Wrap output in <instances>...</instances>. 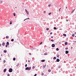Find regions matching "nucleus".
<instances>
[{
	"label": "nucleus",
	"instance_id": "obj_34",
	"mask_svg": "<svg viewBox=\"0 0 76 76\" xmlns=\"http://www.w3.org/2000/svg\"><path fill=\"white\" fill-rule=\"evenodd\" d=\"M60 67H61L60 66H58V68H59V69H60Z\"/></svg>",
	"mask_w": 76,
	"mask_h": 76
},
{
	"label": "nucleus",
	"instance_id": "obj_10",
	"mask_svg": "<svg viewBox=\"0 0 76 76\" xmlns=\"http://www.w3.org/2000/svg\"><path fill=\"white\" fill-rule=\"evenodd\" d=\"M9 37L8 36H6V39H8V38H9Z\"/></svg>",
	"mask_w": 76,
	"mask_h": 76
},
{
	"label": "nucleus",
	"instance_id": "obj_51",
	"mask_svg": "<svg viewBox=\"0 0 76 76\" xmlns=\"http://www.w3.org/2000/svg\"><path fill=\"white\" fill-rule=\"evenodd\" d=\"M66 20V21H67V22H68V20Z\"/></svg>",
	"mask_w": 76,
	"mask_h": 76
},
{
	"label": "nucleus",
	"instance_id": "obj_38",
	"mask_svg": "<svg viewBox=\"0 0 76 76\" xmlns=\"http://www.w3.org/2000/svg\"><path fill=\"white\" fill-rule=\"evenodd\" d=\"M44 13H46V11H44Z\"/></svg>",
	"mask_w": 76,
	"mask_h": 76
},
{
	"label": "nucleus",
	"instance_id": "obj_22",
	"mask_svg": "<svg viewBox=\"0 0 76 76\" xmlns=\"http://www.w3.org/2000/svg\"><path fill=\"white\" fill-rule=\"evenodd\" d=\"M45 67H46V65H45L44 66H43V67L44 68H45Z\"/></svg>",
	"mask_w": 76,
	"mask_h": 76
},
{
	"label": "nucleus",
	"instance_id": "obj_58",
	"mask_svg": "<svg viewBox=\"0 0 76 76\" xmlns=\"http://www.w3.org/2000/svg\"><path fill=\"white\" fill-rule=\"evenodd\" d=\"M74 42H76V41H74Z\"/></svg>",
	"mask_w": 76,
	"mask_h": 76
},
{
	"label": "nucleus",
	"instance_id": "obj_62",
	"mask_svg": "<svg viewBox=\"0 0 76 76\" xmlns=\"http://www.w3.org/2000/svg\"><path fill=\"white\" fill-rule=\"evenodd\" d=\"M15 8H17V7H15Z\"/></svg>",
	"mask_w": 76,
	"mask_h": 76
},
{
	"label": "nucleus",
	"instance_id": "obj_43",
	"mask_svg": "<svg viewBox=\"0 0 76 76\" xmlns=\"http://www.w3.org/2000/svg\"><path fill=\"white\" fill-rule=\"evenodd\" d=\"M7 76H10V75L8 74L7 75Z\"/></svg>",
	"mask_w": 76,
	"mask_h": 76
},
{
	"label": "nucleus",
	"instance_id": "obj_33",
	"mask_svg": "<svg viewBox=\"0 0 76 76\" xmlns=\"http://www.w3.org/2000/svg\"><path fill=\"white\" fill-rule=\"evenodd\" d=\"M65 50H68V48H65Z\"/></svg>",
	"mask_w": 76,
	"mask_h": 76
},
{
	"label": "nucleus",
	"instance_id": "obj_45",
	"mask_svg": "<svg viewBox=\"0 0 76 76\" xmlns=\"http://www.w3.org/2000/svg\"><path fill=\"white\" fill-rule=\"evenodd\" d=\"M50 34L51 35V34H53V33H52V32H50Z\"/></svg>",
	"mask_w": 76,
	"mask_h": 76
},
{
	"label": "nucleus",
	"instance_id": "obj_1",
	"mask_svg": "<svg viewBox=\"0 0 76 76\" xmlns=\"http://www.w3.org/2000/svg\"><path fill=\"white\" fill-rule=\"evenodd\" d=\"M31 67H27L26 68L25 70H31Z\"/></svg>",
	"mask_w": 76,
	"mask_h": 76
},
{
	"label": "nucleus",
	"instance_id": "obj_20",
	"mask_svg": "<svg viewBox=\"0 0 76 76\" xmlns=\"http://www.w3.org/2000/svg\"><path fill=\"white\" fill-rule=\"evenodd\" d=\"M56 51H58V50H59V49H58V48H57L56 49Z\"/></svg>",
	"mask_w": 76,
	"mask_h": 76
},
{
	"label": "nucleus",
	"instance_id": "obj_60",
	"mask_svg": "<svg viewBox=\"0 0 76 76\" xmlns=\"http://www.w3.org/2000/svg\"><path fill=\"white\" fill-rule=\"evenodd\" d=\"M1 60V58H0V60Z\"/></svg>",
	"mask_w": 76,
	"mask_h": 76
},
{
	"label": "nucleus",
	"instance_id": "obj_17",
	"mask_svg": "<svg viewBox=\"0 0 76 76\" xmlns=\"http://www.w3.org/2000/svg\"><path fill=\"white\" fill-rule=\"evenodd\" d=\"M63 36H64V37H66V34H63Z\"/></svg>",
	"mask_w": 76,
	"mask_h": 76
},
{
	"label": "nucleus",
	"instance_id": "obj_6",
	"mask_svg": "<svg viewBox=\"0 0 76 76\" xmlns=\"http://www.w3.org/2000/svg\"><path fill=\"white\" fill-rule=\"evenodd\" d=\"M6 70H7L6 69H5L4 70V73H5V72H6Z\"/></svg>",
	"mask_w": 76,
	"mask_h": 76
},
{
	"label": "nucleus",
	"instance_id": "obj_14",
	"mask_svg": "<svg viewBox=\"0 0 76 76\" xmlns=\"http://www.w3.org/2000/svg\"><path fill=\"white\" fill-rule=\"evenodd\" d=\"M7 52V51H6V50H4V53H6Z\"/></svg>",
	"mask_w": 76,
	"mask_h": 76
},
{
	"label": "nucleus",
	"instance_id": "obj_15",
	"mask_svg": "<svg viewBox=\"0 0 76 76\" xmlns=\"http://www.w3.org/2000/svg\"><path fill=\"white\" fill-rule=\"evenodd\" d=\"M26 13L28 15L29 12H28V11H27V12H26Z\"/></svg>",
	"mask_w": 76,
	"mask_h": 76
},
{
	"label": "nucleus",
	"instance_id": "obj_39",
	"mask_svg": "<svg viewBox=\"0 0 76 76\" xmlns=\"http://www.w3.org/2000/svg\"><path fill=\"white\" fill-rule=\"evenodd\" d=\"M7 45H5V46H6V47H7Z\"/></svg>",
	"mask_w": 76,
	"mask_h": 76
},
{
	"label": "nucleus",
	"instance_id": "obj_52",
	"mask_svg": "<svg viewBox=\"0 0 76 76\" xmlns=\"http://www.w3.org/2000/svg\"><path fill=\"white\" fill-rule=\"evenodd\" d=\"M51 38H53V36H52L51 37Z\"/></svg>",
	"mask_w": 76,
	"mask_h": 76
},
{
	"label": "nucleus",
	"instance_id": "obj_44",
	"mask_svg": "<svg viewBox=\"0 0 76 76\" xmlns=\"http://www.w3.org/2000/svg\"><path fill=\"white\" fill-rule=\"evenodd\" d=\"M5 62H6V60H4V63H5Z\"/></svg>",
	"mask_w": 76,
	"mask_h": 76
},
{
	"label": "nucleus",
	"instance_id": "obj_26",
	"mask_svg": "<svg viewBox=\"0 0 76 76\" xmlns=\"http://www.w3.org/2000/svg\"><path fill=\"white\" fill-rule=\"evenodd\" d=\"M51 41H52V42H54V40H53V39H51Z\"/></svg>",
	"mask_w": 76,
	"mask_h": 76
},
{
	"label": "nucleus",
	"instance_id": "obj_13",
	"mask_svg": "<svg viewBox=\"0 0 76 76\" xmlns=\"http://www.w3.org/2000/svg\"><path fill=\"white\" fill-rule=\"evenodd\" d=\"M53 29L55 30H56V29H57V28H56V27H54V28H53Z\"/></svg>",
	"mask_w": 76,
	"mask_h": 76
},
{
	"label": "nucleus",
	"instance_id": "obj_9",
	"mask_svg": "<svg viewBox=\"0 0 76 76\" xmlns=\"http://www.w3.org/2000/svg\"><path fill=\"white\" fill-rule=\"evenodd\" d=\"M2 45H3V46H4V45H5V43L4 42L2 43Z\"/></svg>",
	"mask_w": 76,
	"mask_h": 76
},
{
	"label": "nucleus",
	"instance_id": "obj_42",
	"mask_svg": "<svg viewBox=\"0 0 76 76\" xmlns=\"http://www.w3.org/2000/svg\"><path fill=\"white\" fill-rule=\"evenodd\" d=\"M12 24V22H10V24L11 25V24Z\"/></svg>",
	"mask_w": 76,
	"mask_h": 76
},
{
	"label": "nucleus",
	"instance_id": "obj_36",
	"mask_svg": "<svg viewBox=\"0 0 76 76\" xmlns=\"http://www.w3.org/2000/svg\"><path fill=\"white\" fill-rule=\"evenodd\" d=\"M60 9H61V8H60L59 10V11L60 12Z\"/></svg>",
	"mask_w": 76,
	"mask_h": 76
},
{
	"label": "nucleus",
	"instance_id": "obj_50",
	"mask_svg": "<svg viewBox=\"0 0 76 76\" xmlns=\"http://www.w3.org/2000/svg\"><path fill=\"white\" fill-rule=\"evenodd\" d=\"M67 9H66L65 10V11H67Z\"/></svg>",
	"mask_w": 76,
	"mask_h": 76
},
{
	"label": "nucleus",
	"instance_id": "obj_29",
	"mask_svg": "<svg viewBox=\"0 0 76 76\" xmlns=\"http://www.w3.org/2000/svg\"><path fill=\"white\" fill-rule=\"evenodd\" d=\"M51 12H50L48 13L49 15H51Z\"/></svg>",
	"mask_w": 76,
	"mask_h": 76
},
{
	"label": "nucleus",
	"instance_id": "obj_7",
	"mask_svg": "<svg viewBox=\"0 0 76 76\" xmlns=\"http://www.w3.org/2000/svg\"><path fill=\"white\" fill-rule=\"evenodd\" d=\"M75 10V9H74L71 12V13H73V12H74Z\"/></svg>",
	"mask_w": 76,
	"mask_h": 76
},
{
	"label": "nucleus",
	"instance_id": "obj_16",
	"mask_svg": "<svg viewBox=\"0 0 76 76\" xmlns=\"http://www.w3.org/2000/svg\"><path fill=\"white\" fill-rule=\"evenodd\" d=\"M15 60H16V58H13V60L14 61H15Z\"/></svg>",
	"mask_w": 76,
	"mask_h": 76
},
{
	"label": "nucleus",
	"instance_id": "obj_12",
	"mask_svg": "<svg viewBox=\"0 0 76 76\" xmlns=\"http://www.w3.org/2000/svg\"><path fill=\"white\" fill-rule=\"evenodd\" d=\"M65 45H67V42H65Z\"/></svg>",
	"mask_w": 76,
	"mask_h": 76
},
{
	"label": "nucleus",
	"instance_id": "obj_25",
	"mask_svg": "<svg viewBox=\"0 0 76 76\" xmlns=\"http://www.w3.org/2000/svg\"><path fill=\"white\" fill-rule=\"evenodd\" d=\"M33 69H35V66H33L32 67Z\"/></svg>",
	"mask_w": 76,
	"mask_h": 76
},
{
	"label": "nucleus",
	"instance_id": "obj_5",
	"mask_svg": "<svg viewBox=\"0 0 76 76\" xmlns=\"http://www.w3.org/2000/svg\"><path fill=\"white\" fill-rule=\"evenodd\" d=\"M65 53H66V54H68V53H69V51H68L67 50H66Z\"/></svg>",
	"mask_w": 76,
	"mask_h": 76
},
{
	"label": "nucleus",
	"instance_id": "obj_24",
	"mask_svg": "<svg viewBox=\"0 0 76 76\" xmlns=\"http://www.w3.org/2000/svg\"><path fill=\"white\" fill-rule=\"evenodd\" d=\"M54 60H56V57H54L53 58Z\"/></svg>",
	"mask_w": 76,
	"mask_h": 76
},
{
	"label": "nucleus",
	"instance_id": "obj_53",
	"mask_svg": "<svg viewBox=\"0 0 76 76\" xmlns=\"http://www.w3.org/2000/svg\"><path fill=\"white\" fill-rule=\"evenodd\" d=\"M75 34H76V32H75Z\"/></svg>",
	"mask_w": 76,
	"mask_h": 76
},
{
	"label": "nucleus",
	"instance_id": "obj_18",
	"mask_svg": "<svg viewBox=\"0 0 76 76\" xmlns=\"http://www.w3.org/2000/svg\"><path fill=\"white\" fill-rule=\"evenodd\" d=\"M13 15H14V16H16V14H15V13H14Z\"/></svg>",
	"mask_w": 76,
	"mask_h": 76
},
{
	"label": "nucleus",
	"instance_id": "obj_4",
	"mask_svg": "<svg viewBox=\"0 0 76 76\" xmlns=\"http://www.w3.org/2000/svg\"><path fill=\"white\" fill-rule=\"evenodd\" d=\"M56 61H57V62H59V61H60V59L58 58L57 59Z\"/></svg>",
	"mask_w": 76,
	"mask_h": 76
},
{
	"label": "nucleus",
	"instance_id": "obj_48",
	"mask_svg": "<svg viewBox=\"0 0 76 76\" xmlns=\"http://www.w3.org/2000/svg\"><path fill=\"white\" fill-rule=\"evenodd\" d=\"M26 19H29V18H26Z\"/></svg>",
	"mask_w": 76,
	"mask_h": 76
},
{
	"label": "nucleus",
	"instance_id": "obj_64",
	"mask_svg": "<svg viewBox=\"0 0 76 76\" xmlns=\"http://www.w3.org/2000/svg\"><path fill=\"white\" fill-rule=\"evenodd\" d=\"M66 9H67V7H66Z\"/></svg>",
	"mask_w": 76,
	"mask_h": 76
},
{
	"label": "nucleus",
	"instance_id": "obj_40",
	"mask_svg": "<svg viewBox=\"0 0 76 76\" xmlns=\"http://www.w3.org/2000/svg\"><path fill=\"white\" fill-rule=\"evenodd\" d=\"M25 11H26V12H28V11H27L26 10V9H25Z\"/></svg>",
	"mask_w": 76,
	"mask_h": 76
},
{
	"label": "nucleus",
	"instance_id": "obj_56",
	"mask_svg": "<svg viewBox=\"0 0 76 76\" xmlns=\"http://www.w3.org/2000/svg\"><path fill=\"white\" fill-rule=\"evenodd\" d=\"M3 56V55L1 54V56Z\"/></svg>",
	"mask_w": 76,
	"mask_h": 76
},
{
	"label": "nucleus",
	"instance_id": "obj_21",
	"mask_svg": "<svg viewBox=\"0 0 76 76\" xmlns=\"http://www.w3.org/2000/svg\"><path fill=\"white\" fill-rule=\"evenodd\" d=\"M72 37H75V34H72Z\"/></svg>",
	"mask_w": 76,
	"mask_h": 76
},
{
	"label": "nucleus",
	"instance_id": "obj_63",
	"mask_svg": "<svg viewBox=\"0 0 76 76\" xmlns=\"http://www.w3.org/2000/svg\"><path fill=\"white\" fill-rule=\"evenodd\" d=\"M75 37H76V36H75Z\"/></svg>",
	"mask_w": 76,
	"mask_h": 76
},
{
	"label": "nucleus",
	"instance_id": "obj_2",
	"mask_svg": "<svg viewBox=\"0 0 76 76\" xmlns=\"http://www.w3.org/2000/svg\"><path fill=\"white\" fill-rule=\"evenodd\" d=\"M12 71H13V69H12L10 68L9 69V72L11 73V72H12Z\"/></svg>",
	"mask_w": 76,
	"mask_h": 76
},
{
	"label": "nucleus",
	"instance_id": "obj_11",
	"mask_svg": "<svg viewBox=\"0 0 76 76\" xmlns=\"http://www.w3.org/2000/svg\"><path fill=\"white\" fill-rule=\"evenodd\" d=\"M42 62H44L45 61V60H41Z\"/></svg>",
	"mask_w": 76,
	"mask_h": 76
},
{
	"label": "nucleus",
	"instance_id": "obj_37",
	"mask_svg": "<svg viewBox=\"0 0 76 76\" xmlns=\"http://www.w3.org/2000/svg\"><path fill=\"white\" fill-rule=\"evenodd\" d=\"M37 75V74H35V75H34V76H36Z\"/></svg>",
	"mask_w": 76,
	"mask_h": 76
},
{
	"label": "nucleus",
	"instance_id": "obj_32",
	"mask_svg": "<svg viewBox=\"0 0 76 76\" xmlns=\"http://www.w3.org/2000/svg\"><path fill=\"white\" fill-rule=\"evenodd\" d=\"M42 44V42H41L40 43V45H41Z\"/></svg>",
	"mask_w": 76,
	"mask_h": 76
},
{
	"label": "nucleus",
	"instance_id": "obj_8",
	"mask_svg": "<svg viewBox=\"0 0 76 76\" xmlns=\"http://www.w3.org/2000/svg\"><path fill=\"white\" fill-rule=\"evenodd\" d=\"M9 45V42H7V45Z\"/></svg>",
	"mask_w": 76,
	"mask_h": 76
},
{
	"label": "nucleus",
	"instance_id": "obj_19",
	"mask_svg": "<svg viewBox=\"0 0 76 76\" xmlns=\"http://www.w3.org/2000/svg\"><path fill=\"white\" fill-rule=\"evenodd\" d=\"M11 41H12V42H13V41H14V39H13L11 40Z\"/></svg>",
	"mask_w": 76,
	"mask_h": 76
},
{
	"label": "nucleus",
	"instance_id": "obj_59",
	"mask_svg": "<svg viewBox=\"0 0 76 76\" xmlns=\"http://www.w3.org/2000/svg\"><path fill=\"white\" fill-rule=\"evenodd\" d=\"M72 48H73L72 47H71V48H72Z\"/></svg>",
	"mask_w": 76,
	"mask_h": 76
},
{
	"label": "nucleus",
	"instance_id": "obj_47",
	"mask_svg": "<svg viewBox=\"0 0 76 76\" xmlns=\"http://www.w3.org/2000/svg\"><path fill=\"white\" fill-rule=\"evenodd\" d=\"M58 56H59V55H57V57H58Z\"/></svg>",
	"mask_w": 76,
	"mask_h": 76
},
{
	"label": "nucleus",
	"instance_id": "obj_57",
	"mask_svg": "<svg viewBox=\"0 0 76 76\" xmlns=\"http://www.w3.org/2000/svg\"><path fill=\"white\" fill-rule=\"evenodd\" d=\"M0 47H1V44H0Z\"/></svg>",
	"mask_w": 76,
	"mask_h": 76
},
{
	"label": "nucleus",
	"instance_id": "obj_54",
	"mask_svg": "<svg viewBox=\"0 0 76 76\" xmlns=\"http://www.w3.org/2000/svg\"><path fill=\"white\" fill-rule=\"evenodd\" d=\"M42 75H44V73H42Z\"/></svg>",
	"mask_w": 76,
	"mask_h": 76
},
{
	"label": "nucleus",
	"instance_id": "obj_27",
	"mask_svg": "<svg viewBox=\"0 0 76 76\" xmlns=\"http://www.w3.org/2000/svg\"><path fill=\"white\" fill-rule=\"evenodd\" d=\"M44 55H47V53H45Z\"/></svg>",
	"mask_w": 76,
	"mask_h": 76
},
{
	"label": "nucleus",
	"instance_id": "obj_35",
	"mask_svg": "<svg viewBox=\"0 0 76 76\" xmlns=\"http://www.w3.org/2000/svg\"><path fill=\"white\" fill-rule=\"evenodd\" d=\"M25 66L26 67V66H27V64H26L25 65Z\"/></svg>",
	"mask_w": 76,
	"mask_h": 76
},
{
	"label": "nucleus",
	"instance_id": "obj_31",
	"mask_svg": "<svg viewBox=\"0 0 76 76\" xmlns=\"http://www.w3.org/2000/svg\"><path fill=\"white\" fill-rule=\"evenodd\" d=\"M19 63L16 66H19Z\"/></svg>",
	"mask_w": 76,
	"mask_h": 76
},
{
	"label": "nucleus",
	"instance_id": "obj_46",
	"mask_svg": "<svg viewBox=\"0 0 76 76\" xmlns=\"http://www.w3.org/2000/svg\"><path fill=\"white\" fill-rule=\"evenodd\" d=\"M29 55H30V56H31V53H29Z\"/></svg>",
	"mask_w": 76,
	"mask_h": 76
},
{
	"label": "nucleus",
	"instance_id": "obj_55",
	"mask_svg": "<svg viewBox=\"0 0 76 76\" xmlns=\"http://www.w3.org/2000/svg\"><path fill=\"white\" fill-rule=\"evenodd\" d=\"M60 30H62V29L61 28V29H60Z\"/></svg>",
	"mask_w": 76,
	"mask_h": 76
},
{
	"label": "nucleus",
	"instance_id": "obj_30",
	"mask_svg": "<svg viewBox=\"0 0 76 76\" xmlns=\"http://www.w3.org/2000/svg\"><path fill=\"white\" fill-rule=\"evenodd\" d=\"M48 6H49V7H50V6H51V4H49L48 5Z\"/></svg>",
	"mask_w": 76,
	"mask_h": 76
},
{
	"label": "nucleus",
	"instance_id": "obj_3",
	"mask_svg": "<svg viewBox=\"0 0 76 76\" xmlns=\"http://www.w3.org/2000/svg\"><path fill=\"white\" fill-rule=\"evenodd\" d=\"M52 47L54 48L55 47V44H52Z\"/></svg>",
	"mask_w": 76,
	"mask_h": 76
},
{
	"label": "nucleus",
	"instance_id": "obj_28",
	"mask_svg": "<svg viewBox=\"0 0 76 76\" xmlns=\"http://www.w3.org/2000/svg\"><path fill=\"white\" fill-rule=\"evenodd\" d=\"M46 30H47V31H48V30H49V28H47L46 29Z\"/></svg>",
	"mask_w": 76,
	"mask_h": 76
},
{
	"label": "nucleus",
	"instance_id": "obj_49",
	"mask_svg": "<svg viewBox=\"0 0 76 76\" xmlns=\"http://www.w3.org/2000/svg\"><path fill=\"white\" fill-rule=\"evenodd\" d=\"M28 62H29H29H30V61H29V60H28Z\"/></svg>",
	"mask_w": 76,
	"mask_h": 76
},
{
	"label": "nucleus",
	"instance_id": "obj_41",
	"mask_svg": "<svg viewBox=\"0 0 76 76\" xmlns=\"http://www.w3.org/2000/svg\"><path fill=\"white\" fill-rule=\"evenodd\" d=\"M27 20V19H25L24 20V21H25V20Z\"/></svg>",
	"mask_w": 76,
	"mask_h": 76
},
{
	"label": "nucleus",
	"instance_id": "obj_23",
	"mask_svg": "<svg viewBox=\"0 0 76 76\" xmlns=\"http://www.w3.org/2000/svg\"><path fill=\"white\" fill-rule=\"evenodd\" d=\"M48 72H51V70L50 69H48Z\"/></svg>",
	"mask_w": 76,
	"mask_h": 76
},
{
	"label": "nucleus",
	"instance_id": "obj_61",
	"mask_svg": "<svg viewBox=\"0 0 76 76\" xmlns=\"http://www.w3.org/2000/svg\"><path fill=\"white\" fill-rule=\"evenodd\" d=\"M23 4H24L23 3Z\"/></svg>",
	"mask_w": 76,
	"mask_h": 76
}]
</instances>
